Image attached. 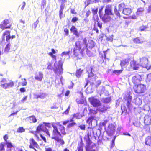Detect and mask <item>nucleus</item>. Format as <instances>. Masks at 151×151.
I'll use <instances>...</instances> for the list:
<instances>
[{"label":"nucleus","instance_id":"393cba45","mask_svg":"<svg viewBox=\"0 0 151 151\" xmlns=\"http://www.w3.org/2000/svg\"><path fill=\"white\" fill-rule=\"evenodd\" d=\"M28 121L30 123H35L37 122V119L34 115H32L27 118Z\"/></svg>","mask_w":151,"mask_h":151},{"label":"nucleus","instance_id":"ddd939ff","mask_svg":"<svg viewBox=\"0 0 151 151\" xmlns=\"http://www.w3.org/2000/svg\"><path fill=\"white\" fill-rule=\"evenodd\" d=\"M142 78L141 76L138 74L133 76L132 79V83L134 84H135V85L137 83H138L140 82Z\"/></svg>","mask_w":151,"mask_h":151},{"label":"nucleus","instance_id":"5701e85b","mask_svg":"<svg viewBox=\"0 0 151 151\" xmlns=\"http://www.w3.org/2000/svg\"><path fill=\"white\" fill-rule=\"evenodd\" d=\"M145 143L146 145L151 146V136H148L145 138Z\"/></svg>","mask_w":151,"mask_h":151},{"label":"nucleus","instance_id":"bb28decb","mask_svg":"<svg viewBox=\"0 0 151 151\" xmlns=\"http://www.w3.org/2000/svg\"><path fill=\"white\" fill-rule=\"evenodd\" d=\"M96 144H94L92 146L90 145H86L85 147V149L86 151H95L94 149H93V148L96 146Z\"/></svg>","mask_w":151,"mask_h":151},{"label":"nucleus","instance_id":"cd10ccee","mask_svg":"<svg viewBox=\"0 0 151 151\" xmlns=\"http://www.w3.org/2000/svg\"><path fill=\"white\" fill-rule=\"evenodd\" d=\"M75 45V48L80 50L82 47V44L81 41H78L76 42Z\"/></svg>","mask_w":151,"mask_h":151},{"label":"nucleus","instance_id":"0e129e2a","mask_svg":"<svg viewBox=\"0 0 151 151\" xmlns=\"http://www.w3.org/2000/svg\"><path fill=\"white\" fill-rule=\"evenodd\" d=\"M85 125L84 124L81 125L79 126V127L82 130H85Z\"/></svg>","mask_w":151,"mask_h":151},{"label":"nucleus","instance_id":"603ef678","mask_svg":"<svg viewBox=\"0 0 151 151\" xmlns=\"http://www.w3.org/2000/svg\"><path fill=\"white\" fill-rule=\"evenodd\" d=\"M4 144L1 143L0 144V151H4Z\"/></svg>","mask_w":151,"mask_h":151},{"label":"nucleus","instance_id":"5fc2aeb1","mask_svg":"<svg viewBox=\"0 0 151 151\" xmlns=\"http://www.w3.org/2000/svg\"><path fill=\"white\" fill-rule=\"evenodd\" d=\"M39 22V21L38 20H37L36 21L34 22L32 24V27L34 28H36L37 25V24Z\"/></svg>","mask_w":151,"mask_h":151},{"label":"nucleus","instance_id":"6e6552de","mask_svg":"<svg viewBox=\"0 0 151 151\" xmlns=\"http://www.w3.org/2000/svg\"><path fill=\"white\" fill-rule=\"evenodd\" d=\"M9 20L5 19L3 21L2 23L0 24V28L2 30H4L6 29H10L12 26L11 24H9L7 26V25L9 24Z\"/></svg>","mask_w":151,"mask_h":151},{"label":"nucleus","instance_id":"473e14b6","mask_svg":"<svg viewBox=\"0 0 151 151\" xmlns=\"http://www.w3.org/2000/svg\"><path fill=\"white\" fill-rule=\"evenodd\" d=\"M8 43L6 45L5 48L4 50V51L6 52H9L11 46V44L9 43V42H8Z\"/></svg>","mask_w":151,"mask_h":151},{"label":"nucleus","instance_id":"f704fd0d","mask_svg":"<svg viewBox=\"0 0 151 151\" xmlns=\"http://www.w3.org/2000/svg\"><path fill=\"white\" fill-rule=\"evenodd\" d=\"M73 118H75L77 119H80L82 117V116L81 115L80 113H76L74 114L73 115Z\"/></svg>","mask_w":151,"mask_h":151},{"label":"nucleus","instance_id":"774afa93","mask_svg":"<svg viewBox=\"0 0 151 151\" xmlns=\"http://www.w3.org/2000/svg\"><path fill=\"white\" fill-rule=\"evenodd\" d=\"M45 151H55V150H53L51 147H49L45 148Z\"/></svg>","mask_w":151,"mask_h":151},{"label":"nucleus","instance_id":"e2e57ef3","mask_svg":"<svg viewBox=\"0 0 151 151\" xmlns=\"http://www.w3.org/2000/svg\"><path fill=\"white\" fill-rule=\"evenodd\" d=\"M77 29L76 27L75 26L73 25L72 26L70 29V30L71 32H73Z\"/></svg>","mask_w":151,"mask_h":151},{"label":"nucleus","instance_id":"ea45409f","mask_svg":"<svg viewBox=\"0 0 151 151\" xmlns=\"http://www.w3.org/2000/svg\"><path fill=\"white\" fill-rule=\"evenodd\" d=\"M114 11L115 14L118 17H121L120 14L119 13V11L117 10L116 6L115 7V8L114 9Z\"/></svg>","mask_w":151,"mask_h":151},{"label":"nucleus","instance_id":"052dcab7","mask_svg":"<svg viewBox=\"0 0 151 151\" xmlns=\"http://www.w3.org/2000/svg\"><path fill=\"white\" fill-rule=\"evenodd\" d=\"M40 136L41 138L43 140L45 143H46L47 142L46 138L44 137L42 134H40Z\"/></svg>","mask_w":151,"mask_h":151},{"label":"nucleus","instance_id":"9d476101","mask_svg":"<svg viewBox=\"0 0 151 151\" xmlns=\"http://www.w3.org/2000/svg\"><path fill=\"white\" fill-rule=\"evenodd\" d=\"M148 59L145 57H143L140 59V62L142 66L149 70L151 68V66H148Z\"/></svg>","mask_w":151,"mask_h":151},{"label":"nucleus","instance_id":"f3484780","mask_svg":"<svg viewBox=\"0 0 151 151\" xmlns=\"http://www.w3.org/2000/svg\"><path fill=\"white\" fill-rule=\"evenodd\" d=\"M35 78L36 80L39 81H42L43 78V74L40 71L38 73H36L35 77Z\"/></svg>","mask_w":151,"mask_h":151},{"label":"nucleus","instance_id":"338daca9","mask_svg":"<svg viewBox=\"0 0 151 151\" xmlns=\"http://www.w3.org/2000/svg\"><path fill=\"white\" fill-rule=\"evenodd\" d=\"M147 80L149 81H151V73L148 74L147 77Z\"/></svg>","mask_w":151,"mask_h":151},{"label":"nucleus","instance_id":"a211bd4d","mask_svg":"<svg viewBox=\"0 0 151 151\" xmlns=\"http://www.w3.org/2000/svg\"><path fill=\"white\" fill-rule=\"evenodd\" d=\"M105 13L110 15H112V6L111 5H108L106 6L105 9Z\"/></svg>","mask_w":151,"mask_h":151},{"label":"nucleus","instance_id":"423d86ee","mask_svg":"<svg viewBox=\"0 0 151 151\" xmlns=\"http://www.w3.org/2000/svg\"><path fill=\"white\" fill-rule=\"evenodd\" d=\"M14 85L13 81H11L9 82L6 83V80L5 79H3L0 82V86L4 89L12 88Z\"/></svg>","mask_w":151,"mask_h":151},{"label":"nucleus","instance_id":"4d7b16f0","mask_svg":"<svg viewBox=\"0 0 151 151\" xmlns=\"http://www.w3.org/2000/svg\"><path fill=\"white\" fill-rule=\"evenodd\" d=\"M98 9L97 8H96L95 9H92V11L93 14L95 15L98 12Z\"/></svg>","mask_w":151,"mask_h":151},{"label":"nucleus","instance_id":"6e6d98bb","mask_svg":"<svg viewBox=\"0 0 151 151\" xmlns=\"http://www.w3.org/2000/svg\"><path fill=\"white\" fill-rule=\"evenodd\" d=\"M6 143L7 145V147L8 148H11L13 147V146L11 142H6Z\"/></svg>","mask_w":151,"mask_h":151},{"label":"nucleus","instance_id":"2f4dec72","mask_svg":"<svg viewBox=\"0 0 151 151\" xmlns=\"http://www.w3.org/2000/svg\"><path fill=\"white\" fill-rule=\"evenodd\" d=\"M84 146V144L82 142H81L78 144L77 149L78 151H83V147Z\"/></svg>","mask_w":151,"mask_h":151},{"label":"nucleus","instance_id":"72a5a7b5","mask_svg":"<svg viewBox=\"0 0 151 151\" xmlns=\"http://www.w3.org/2000/svg\"><path fill=\"white\" fill-rule=\"evenodd\" d=\"M124 70L123 68H121L120 70H115L113 71V73L115 74L119 75Z\"/></svg>","mask_w":151,"mask_h":151},{"label":"nucleus","instance_id":"de8ad7c7","mask_svg":"<svg viewBox=\"0 0 151 151\" xmlns=\"http://www.w3.org/2000/svg\"><path fill=\"white\" fill-rule=\"evenodd\" d=\"M110 101V98L107 97L104 99L103 102L104 103H107Z\"/></svg>","mask_w":151,"mask_h":151},{"label":"nucleus","instance_id":"58836bf2","mask_svg":"<svg viewBox=\"0 0 151 151\" xmlns=\"http://www.w3.org/2000/svg\"><path fill=\"white\" fill-rule=\"evenodd\" d=\"M87 44H88V47L89 48H92L94 46V42L92 40H91L88 42Z\"/></svg>","mask_w":151,"mask_h":151},{"label":"nucleus","instance_id":"b1692460","mask_svg":"<svg viewBox=\"0 0 151 151\" xmlns=\"http://www.w3.org/2000/svg\"><path fill=\"white\" fill-rule=\"evenodd\" d=\"M132 12V9L129 7L124 8L122 12L123 14L126 15H129Z\"/></svg>","mask_w":151,"mask_h":151},{"label":"nucleus","instance_id":"680f3d73","mask_svg":"<svg viewBox=\"0 0 151 151\" xmlns=\"http://www.w3.org/2000/svg\"><path fill=\"white\" fill-rule=\"evenodd\" d=\"M91 12L90 10L89 9L87 11L86 13L85 16L86 17H88L89 15L91 14Z\"/></svg>","mask_w":151,"mask_h":151},{"label":"nucleus","instance_id":"412c9836","mask_svg":"<svg viewBox=\"0 0 151 151\" xmlns=\"http://www.w3.org/2000/svg\"><path fill=\"white\" fill-rule=\"evenodd\" d=\"M106 51H103V54H100V55L99 56V62L102 63L104 61L105 59H106ZM107 59L109 60L108 58H107Z\"/></svg>","mask_w":151,"mask_h":151},{"label":"nucleus","instance_id":"f257e3e1","mask_svg":"<svg viewBox=\"0 0 151 151\" xmlns=\"http://www.w3.org/2000/svg\"><path fill=\"white\" fill-rule=\"evenodd\" d=\"M67 123L66 121H64L63 122V125H62L58 122L57 123L58 128L54 124V123L52 124V126L53 128L52 131V136L51 138L55 141L56 144H58L59 145H63L65 144V142L63 139V135L66 134V133L65 131V127L63 125H65Z\"/></svg>","mask_w":151,"mask_h":151},{"label":"nucleus","instance_id":"f8f14e48","mask_svg":"<svg viewBox=\"0 0 151 151\" xmlns=\"http://www.w3.org/2000/svg\"><path fill=\"white\" fill-rule=\"evenodd\" d=\"M130 60V58H125L121 60L120 64L121 68L123 69L124 68H127V67L128 66Z\"/></svg>","mask_w":151,"mask_h":151},{"label":"nucleus","instance_id":"dca6fc26","mask_svg":"<svg viewBox=\"0 0 151 151\" xmlns=\"http://www.w3.org/2000/svg\"><path fill=\"white\" fill-rule=\"evenodd\" d=\"M11 32L9 30H6L2 34V37L3 38H4V37H6V41L7 42H9V40L10 39Z\"/></svg>","mask_w":151,"mask_h":151},{"label":"nucleus","instance_id":"7c9ffc66","mask_svg":"<svg viewBox=\"0 0 151 151\" xmlns=\"http://www.w3.org/2000/svg\"><path fill=\"white\" fill-rule=\"evenodd\" d=\"M46 96V94L43 93H40L39 95H36L35 96V98L36 99L40 98L41 99H43Z\"/></svg>","mask_w":151,"mask_h":151},{"label":"nucleus","instance_id":"7ed1b4c3","mask_svg":"<svg viewBox=\"0 0 151 151\" xmlns=\"http://www.w3.org/2000/svg\"><path fill=\"white\" fill-rule=\"evenodd\" d=\"M51 125L50 123L43 122L42 124H39L37 127L36 129L38 131H42L45 132L47 135L50 137V134L49 130L46 127L50 128L51 127Z\"/></svg>","mask_w":151,"mask_h":151},{"label":"nucleus","instance_id":"a19ab883","mask_svg":"<svg viewBox=\"0 0 151 151\" xmlns=\"http://www.w3.org/2000/svg\"><path fill=\"white\" fill-rule=\"evenodd\" d=\"M76 123L73 122H72L69 123L67 126V127L68 128H70L76 125Z\"/></svg>","mask_w":151,"mask_h":151},{"label":"nucleus","instance_id":"f03ea898","mask_svg":"<svg viewBox=\"0 0 151 151\" xmlns=\"http://www.w3.org/2000/svg\"><path fill=\"white\" fill-rule=\"evenodd\" d=\"M47 69L48 70H53L55 73L60 74L63 72V69L62 66L63 63L61 60H59L58 63L56 61L55 62L54 64V68L53 67V63L51 62H48L47 64Z\"/></svg>","mask_w":151,"mask_h":151},{"label":"nucleus","instance_id":"49530a36","mask_svg":"<svg viewBox=\"0 0 151 151\" xmlns=\"http://www.w3.org/2000/svg\"><path fill=\"white\" fill-rule=\"evenodd\" d=\"M88 138L86 140V143L88 144V145H90L92 144V142L90 138H89V135H88Z\"/></svg>","mask_w":151,"mask_h":151},{"label":"nucleus","instance_id":"aec40b11","mask_svg":"<svg viewBox=\"0 0 151 151\" xmlns=\"http://www.w3.org/2000/svg\"><path fill=\"white\" fill-rule=\"evenodd\" d=\"M144 123L146 125L151 124V117L148 115H146L145 117Z\"/></svg>","mask_w":151,"mask_h":151},{"label":"nucleus","instance_id":"e433bc0d","mask_svg":"<svg viewBox=\"0 0 151 151\" xmlns=\"http://www.w3.org/2000/svg\"><path fill=\"white\" fill-rule=\"evenodd\" d=\"M76 101L78 104H83L84 103V101L83 98H78L76 99Z\"/></svg>","mask_w":151,"mask_h":151},{"label":"nucleus","instance_id":"39448f33","mask_svg":"<svg viewBox=\"0 0 151 151\" xmlns=\"http://www.w3.org/2000/svg\"><path fill=\"white\" fill-rule=\"evenodd\" d=\"M91 104L94 107H98L101 106L102 104L99 99L91 96L88 99Z\"/></svg>","mask_w":151,"mask_h":151},{"label":"nucleus","instance_id":"c85d7f7f","mask_svg":"<svg viewBox=\"0 0 151 151\" xmlns=\"http://www.w3.org/2000/svg\"><path fill=\"white\" fill-rule=\"evenodd\" d=\"M83 71V69H81V68L77 69L76 73V76L77 78H80Z\"/></svg>","mask_w":151,"mask_h":151},{"label":"nucleus","instance_id":"c756f323","mask_svg":"<svg viewBox=\"0 0 151 151\" xmlns=\"http://www.w3.org/2000/svg\"><path fill=\"white\" fill-rule=\"evenodd\" d=\"M133 42L136 44L142 43L143 42V41H142L139 37L134 38L133 40Z\"/></svg>","mask_w":151,"mask_h":151},{"label":"nucleus","instance_id":"4468645a","mask_svg":"<svg viewBox=\"0 0 151 151\" xmlns=\"http://www.w3.org/2000/svg\"><path fill=\"white\" fill-rule=\"evenodd\" d=\"M66 2V0H61V4L60 5V9L59 11V16L60 19L62 18V16L63 14V10L65 6V4L64 3Z\"/></svg>","mask_w":151,"mask_h":151},{"label":"nucleus","instance_id":"2eb2a0df","mask_svg":"<svg viewBox=\"0 0 151 151\" xmlns=\"http://www.w3.org/2000/svg\"><path fill=\"white\" fill-rule=\"evenodd\" d=\"M110 15L105 13L104 14H102L100 18L104 23H106L111 20V18Z\"/></svg>","mask_w":151,"mask_h":151},{"label":"nucleus","instance_id":"4c0bfd02","mask_svg":"<svg viewBox=\"0 0 151 151\" xmlns=\"http://www.w3.org/2000/svg\"><path fill=\"white\" fill-rule=\"evenodd\" d=\"M46 1L45 0H42L41 2L40 5L41 8L42 10L46 6Z\"/></svg>","mask_w":151,"mask_h":151},{"label":"nucleus","instance_id":"a18cd8bd","mask_svg":"<svg viewBox=\"0 0 151 151\" xmlns=\"http://www.w3.org/2000/svg\"><path fill=\"white\" fill-rule=\"evenodd\" d=\"M25 129L22 127H20L17 130V132L19 133H22L25 131Z\"/></svg>","mask_w":151,"mask_h":151},{"label":"nucleus","instance_id":"4be33fe9","mask_svg":"<svg viewBox=\"0 0 151 151\" xmlns=\"http://www.w3.org/2000/svg\"><path fill=\"white\" fill-rule=\"evenodd\" d=\"M124 99L126 100L127 99V106L129 109L131 104V102L132 99V96L130 95H129L127 96H126L124 97Z\"/></svg>","mask_w":151,"mask_h":151},{"label":"nucleus","instance_id":"20e7f679","mask_svg":"<svg viewBox=\"0 0 151 151\" xmlns=\"http://www.w3.org/2000/svg\"><path fill=\"white\" fill-rule=\"evenodd\" d=\"M133 89L135 93L139 94L144 93L147 89L146 86L141 83L135 85Z\"/></svg>","mask_w":151,"mask_h":151},{"label":"nucleus","instance_id":"6ab92c4d","mask_svg":"<svg viewBox=\"0 0 151 151\" xmlns=\"http://www.w3.org/2000/svg\"><path fill=\"white\" fill-rule=\"evenodd\" d=\"M84 48H83L81 50V51L80 52L81 53V54L83 55V51H84ZM80 50L76 49L75 48H74L73 49V56L74 57H76L78 56L79 54V53L80 52Z\"/></svg>","mask_w":151,"mask_h":151},{"label":"nucleus","instance_id":"864d4df0","mask_svg":"<svg viewBox=\"0 0 151 151\" xmlns=\"http://www.w3.org/2000/svg\"><path fill=\"white\" fill-rule=\"evenodd\" d=\"M40 132L37 131V130L36 129V131L34 133H33L34 135L38 139H39V137L38 135V134Z\"/></svg>","mask_w":151,"mask_h":151},{"label":"nucleus","instance_id":"a878e982","mask_svg":"<svg viewBox=\"0 0 151 151\" xmlns=\"http://www.w3.org/2000/svg\"><path fill=\"white\" fill-rule=\"evenodd\" d=\"M109 108V106L108 105H103L101 107H100L98 108V111L101 112H104L107 110Z\"/></svg>","mask_w":151,"mask_h":151},{"label":"nucleus","instance_id":"09e8293b","mask_svg":"<svg viewBox=\"0 0 151 151\" xmlns=\"http://www.w3.org/2000/svg\"><path fill=\"white\" fill-rule=\"evenodd\" d=\"M147 28L148 26H147L142 25L140 27L139 30L141 31H144Z\"/></svg>","mask_w":151,"mask_h":151},{"label":"nucleus","instance_id":"13d9d810","mask_svg":"<svg viewBox=\"0 0 151 151\" xmlns=\"http://www.w3.org/2000/svg\"><path fill=\"white\" fill-rule=\"evenodd\" d=\"M78 20V18L76 17H73L72 19H71V22L73 23H75L76 21Z\"/></svg>","mask_w":151,"mask_h":151},{"label":"nucleus","instance_id":"37998d69","mask_svg":"<svg viewBox=\"0 0 151 151\" xmlns=\"http://www.w3.org/2000/svg\"><path fill=\"white\" fill-rule=\"evenodd\" d=\"M85 4V7L86 8L90 4H92V0H86L84 2Z\"/></svg>","mask_w":151,"mask_h":151},{"label":"nucleus","instance_id":"0eeeda50","mask_svg":"<svg viewBox=\"0 0 151 151\" xmlns=\"http://www.w3.org/2000/svg\"><path fill=\"white\" fill-rule=\"evenodd\" d=\"M29 147L30 148L33 149L34 150V151H37L36 148H38L39 147L37 143L33 138H30L29 140Z\"/></svg>","mask_w":151,"mask_h":151},{"label":"nucleus","instance_id":"c9c22d12","mask_svg":"<svg viewBox=\"0 0 151 151\" xmlns=\"http://www.w3.org/2000/svg\"><path fill=\"white\" fill-rule=\"evenodd\" d=\"M94 119V117L93 116H91L89 117L86 120V122L87 123H88L89 124H91L92 122Z\"/></svg>","mask_w":151,"mask_h":151},{"label":"nucleus","instance_id":"9b49d317","mask_svg":"<svg viewBox=\"0 0 151 151\" xmlns=\"http://www.w3.org/2000/svg\"><path fill=\"white\" fill-rule=\"evenodd\" d=\"M139 65L137 63L135 60H131L130 62V67L129 68V69L137 70L139 68Z\"/></svg>","mask_w":151,"mask_h":151},{"label":"nucleus","instance_id":"c03bdc74","mask_svg":"<svg viewBox=\"0 0 151 151\" xmlns=\"http://www.w3.org/2000/svg\"><path fill=\"white\" fill-rule=\"evenodd\" d=\"M144 11V8L142 7H140L137 9V13L138 14H139L142 13Z\"/></svg>","mask_w":151,"mask_h":151},{"label":"nucleus","instance_id":"bf43d9fd","mask_svg":"<svg viewBox=\"0 0 151 151\" xmlns=\"http://www.w3.org/2000/svg\"><path fill=\"white\" fill-rule=\"evenodd\" d=\"M83 43L85 45V48L88 47V44L87 42V39L86 38H84L83 40Z\"/></svg>","mask_w":151,"mask_h":151},{"label":"nucleus","instance_id":"69168bd1","mask_svg":"<svg viewBox=\"0 0 151 151\" xmlns=\"http://www.w3.org/2000/svg\"><path fill=\"white\" fill-rule=\"evenodd\" d=\"M90 78V77L89 76H88V78L86 79V83L84 86V87H86V86L88 84L89 82V80L91 79V78Z\"/></svg>","mask_w":151,"mask_h":151},{"label":"nucleus","instance_id":"3c124183","mask_svg":"<svg viewBox=\"0 0 151 151\" xmlns=\"http://www.w3.org/2000/svg\"><path fill=\"white\" fill-rule=\"evenodd\" d=\"M89 113L90 114H96L97 113V111L91 109H89Z\"/></svg>","mask_w":151,"mask_h":151},{"label":"nucleus","instance_id":"8fccbe9b","mask_svg":"<svg viewBox=\"0 0 151 151\" xmlns=\"http://www.w3.org/2000/svg\"><path fill=\"white\" fill-rule=\"evenodd\" d=\"M72 33H73V34L77 37H78L80 36L79 33L77 30V29L74 31Z\"/></svg>","mask_w":151,"mask_h":151},{"label":"nucleus","instance_id":"1a4fd4ad","mask_svg":"<svg viewBox=\"0 0 151 151\" xmlns=\"http://www.w3.org/2000/svg\"><path fill=\"white\" fill-rule=\"evenodd\" d=\"M115 127L112 124H109L108 126V129L106 132L108 135L110 136L112 135L115 131Z\"/></svg>","mask_w":151,"mask_h":151},{"label":"nucleus","instance_id":"79ce46f5","mask_svg":"<svg viewBox=\"0 0 151 151\" xmlns=\"http://www.w3.org/2000/svg\"><path fill=\"white\" fill-rule=\"evenodd\" d=\"M125 8V5L124 3H121L119 5V10Z\"/></svg>","mask_w":151,"mask_h":151}]
</instances>
